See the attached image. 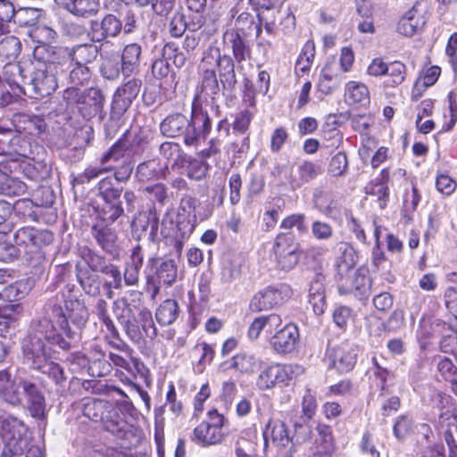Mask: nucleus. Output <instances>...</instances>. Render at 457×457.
Returning a JSON list of instances; mask_svg holds the SVG:
<instances>
[{"instance_id": "obj_1", "label": "nucleus", "mask_w": 457, "mask_h": 457, "mask_svg": "<svg viewBox=\"0 0 457 457\" xmlns=\"http://www.w3.org/2000/svg\"><path fill=\"white\" fill-rule=\"evenodd\" d=\"M45 318L31 320L27 337L23 340L24 362L31 369L48 375L56 384L66 380L63 369L52 361L53 346L62 350L71 348L76 333L69 328L62 310L56 305L47 308Z\"/></svg>"}, {"instance_id": "obj_2", "label": "nucleus", "mask_w": 457, "mask_h": 457, "mask_svg": "<svg viewBox=\"0 0 457 457\" xmlns=\"http://www.w3.org/2000/svg\"><path fill=\"white\" fill-rule=\"evenodd\" d=\"M212 120L208 112L202 108H192L191 118L180 112L168 115L160 123V131L166 137H183L187 146L196 145L200 138L205 137L211 131Z\"/></svg>"}, {"instance_id": "obj_3", "label": "nucleus", "mask_w": 457, "mask_h": 457, "mask_svg": "<svg viewBox=\"0 0 457 457\" xmlns=\"http://www.w3.org/2000/svg\"><path fill=\"white\" fill-rule=\"evenodd\" d=\"M67 62L55 56L38 57L34 64L31 79L27 83V93L33 98L52 95L58 87V79L65 72Z\"/></svg>"}, {"instance_id": "obj_4", "label": "nucleus", "mask_w": 457, "mask_h": 457, "mask_svg": "<svg viewBox=\"0 0 457 457\" xmlns=\"http://www.w3.org/2000/svg\"><path fill=\"white\" fill-rule=\"evenodd\" d=\"M62 99L66 105L74 108L85 120L99 116L104 118L105 96L97 87L81 90L79 87H69L62 92Z\"/></svg>"}, {"instance_id": "obj_5", "label": "nucleus", "mask_w": 457, "mask_h": 457, "mask_svg": "<svg viewBox=\"0 0 457 457\" xmlns=\"http://www.w3.org/2000/svg\"><path fill=\"white\" fill-rule=\"evenodd\" d=\"M83 414L94 422H101L106 431L117 437H122L125 435L127 423L113 404L106 400L84 399Z\"/></svg>"}, {"instance_id": "obj_6", "label": "nucleus", "mask_w": 457, "mask_h": 457, "mask_svg": "<svg viewBox=\"0 0 457 457\" xmlns=\"http://www.w3.org/2000/svg\"><path fill=\"white\" fill-rule=\"evenodd\" d=\"M0 428L6 436L0 457H21L30 441L28 427L16 417L0 415Z\"/></svg>"}, {"instance_id": "obj_7", "label": "nucleus", "mask_w": 457, "mask_h": 457, "mask_svg": "<svg viewBox=\"0 0 457 457\" xmlns=\"http://www.w3.org/2000/svg\"><path fill=\"white\" fill-rule=\"evenodd\" d=\"M13 239L18 247H23L27 261L33 266L40 264L45 260L42 251L44 246L49 245L54 241V235L46 229H36L32 227L19 228L13 235Z\"/></svg>"}, {"instance_id": "obj_8", "label": "nucleus", "mask_w": 457, "mask_h": 457, "mask_svg": "<svg viewBox=\"0 0 457 457\" xmlns=\"http://www.w3.org/2000/svg\"><path fill=\"white\" fill-rule=\"evenodd\" d=\"M129 149L128 142L125 138L119 139L109 150L100 158V166H89L74 179L79 184L89 183L92 179L99 176L112 171L114 169L110 162H118L121 160L126 151Z\"/></svg>"}, {"instance_id": "obj_9", "label": "nucleus", "mask_w": 457, "mask_h": 457, "mask_svg": "<svg viewBox=\"0 0 457 457\" xmlns=\"http://www.w3.org/2000/svg\"><path fill=\"white\" fill-rule=\"evenodd\" d=\"M303 372V367L299 364L271 365L259 374L256 385L260 390L270 389L277 384H287Z\"/></svg>"}, {"instance_id": "obj_10", "label": "nucleus", "mask_w": 457, "mask_h": 457, "mask_svg": "<svg viewBox=\"0 0 457 457\" xmlns=\"http://www.w3.org/2000/svg\"><path fill=\"white\" fill-rule=\"evenodd\" d=\"M35 154L21 162L20 167L28 179L38 183L51 177L52 166L43 145H35Z\"/></svg>"}, {"instance_id": "obj_11", "label": "nucleus", "mask_w": 457, "mask_h": 457, "mask_svg": "<svg viewBox=\"0 0 457 457\" xmlns=\"http://www.w3.org/2000/svg\"><path fill=\"white\" fill-rule=\"evenodd\" d=\"M147 267L151 268L153 275L147 276V284L154 283V295L159 292L161 285L171 286L177 279L178 268L174 260L168 259L160 262L152 257L147 262Z\"/></svg>"}, {"instance_id": "obj_12", "label": "nucleus", "mask_w": 457, "mask_h": 457, "mask_svg": "<svg viewBox=\"0 0 457 457\" xmlns=\"http://www.w3.org/2000/svg\"><path fill=\"white\" fill-rule=\"evenodd\" d=\"M288 292L289 288L285 285L279 287H267L253 296L250 309L255 312L272 309L284 303L285 299L288 297Z\"/></svg>"}, {"instance_id": "obj_13", "label": "nucleus", "mask_w": 457, "mask_h": 457, "mask_svg": "<svg viewBox=\"0 0 457 457\" xmlns=\"http://www.w3.org/2000/svg\"><path fill=\"white\" fill-rule=\"evenodd\" d=\"M122 29V21L108 13L102 20H91L88 35L95 43H101L109 37H117Z\"/></svg>"}, {"instance_id": "obj_14", "label": "nucleus", "mask_w": 457, "mask_h": 457, "mask_svg": "<svg viewBox=\"0 0 457 457\" xmlns=\"http://www.w3.org/2000/svg\"><path fill=\"white\" fill-rule=\"evenodd\" d=\"M21 386L23 387L25 399L24 406L29 415L37 420H46V404L42 391L36 384L29 380H21Z\"/></svg>"}, {"instance_id": "obj_15", "label": "nucleus", "mask_w": 457, "mask_h": 457, "mask_svg": "<svg viewBox=\"0 0 457 457\" xmlns=\"http://www.w3.org/2000/svg\"><path fill=\"white\" fill-rule=\"evenodd\" d=\"M274 253L277 264L283 270H290L298 263L297 247L292 243V237L288 235L279 234L276 237Z\"/></svg>"}, {"instance_id": "obj_16", "label": "nucleus", "mask_w": 457, "mask_h": 457, "mask_svg": "<svg viewBox=\"0 0 457 457\" xmlns=\"http://www.w3.org/2000/svg\"><path fill=\"white\" fill-rule=\"evenodd\" d=\"M264 452H267L270 445L278 451L294 445V438L289 435L287 425L280 421L270 420L263 431Z\"/></svg>"}, {"instance_id": "obj_17", "label": "nucleus", "mask_w": 457, "mask_h": 457, "mask_svg": "<svg viewBox=\"0 0 457 457\" xmlns=\"http://www.w3.org/2000/svg\"><path fill=\"white\" fill-rule=\"evenodd\" d=\"M328 358L339 372L353 370L357 360V349L347 343H342L328 350Z\"/></svg>"}, {"instance_id": "obj_18", "label": "nucleus", "mask_w": 457, "mask_h": 457, "mask_svg": "<svg viewBox=\"0 0 457 457\" xmlns=\"http://www.w3.org/2000/svg\"><path fill=\"white\" fill-rule=\"evenodd\" d=\"M111 224V222L100 219L92 225L90 233L104 252L114 255L117 253L118 236L115 229L110 227Z\"/></svg>"}, {"instance_id": "obj_19", "label": "nucleus", "mask_w": 457, "mask_h": 457, "mask_svg": "<svg viewBox=\"0 0 457 457\" xmlns=\"http://www.w3.org/2000/svg\"><path fill=\"white\" fill-rule=\"evenodd\" d=\"M339 291L341 293H353L359 299H366L370 295L371 279L369 276L353 270L349 277L339 280Z\"/></svg>"}, {"instance_id": "obj_20", "label": "nucleus", "mask_w": 457, "mask_h": 457, "mask_svg": "<svg viewBox=\"0 0 457 457\" xmlns=\"http://www.w3.org/2000/svg\"><path fill=\"white\" fill-rule=\"evenodd\" d=\"M75 271L77 281L82 291L90 297H99L104 288L103 278L87 267L80 268V262L76 263Z\"/></svg>"}, {"instance_id": "obj_21", "label": "nucleus", "mask_w": 457, "mask_h": 457, "mask_svg": "<svg viewBox=\"0 0 457 457\" xmlns=\"http://www.w3.org/2000/svg\"><path fill=\"white\" fill-rule=\"evenodd\" d=\"M51 305L59 306L66 318L68 326L69 319L71 320L72 323L80 326L84 325L87 321V311L85 307L78 301L73 299L64 300V305L62 306L61 302L58 301V298L50 299L44 306L43 309V316L40 318H45L47 314V308ZM71 328V327H69Z\"/></svg>"}, {"instance_id": "obj_22", "label": "nucleus", "mask_w": 457, "mask_h": 457, "mask_svg": "<svg viewBox=\"0 0 457 457\" xmlns=\"http://www.w3.org/2000/svg\"><path fill=\"white\" fill-rule=\"evenodd\" d=\"M356 262L357 253L354 248L348 243H339L338 256L335 264L338 280H344L345 278L349 277V274L354 270Z\"/></svg>"}, {"instance_id": "obj_23", "label": "nucleus", "mask_w": 457, "mask_h": 457, "mask_svg": "<svg viewBox=\"0 0 457 457\" xmlns=\"http://www.w3.org/2000/svg\"><path fill=\"white\" fill-rule=\"evenodd\" d=\"M298 340L297 327L294 324H287L272 337L271 345L277 353H287L295 350Z\"/></svg>"}, {"instance_id": "obj_24", "label": "nucleus", "mask_w": 457, "mask_h": 457, "mask_svg": "<svg viewBox=\"0 0 457 457\" xmlns=\"http://www.w3.org/2000/svg\"><path fill=\"white\" fill-rule=\"evenodd\" d=\"M242 34H238L236 30L227 29L223 33V45L225 48H228L232 52L234 60L238 64L245 61L251 54V49L246 44Z\"/></svg>"}, {"instance_id": "obj_25", "label": "nucleus", "mask_w": 457, "mask_h": 457, "mask_svg": "<svg viewBox=\"0 0 457 457\" xmlns=\"http://www.w3.org/2000/svg\"><path fill=\"white\" fill-rule=\"evenodd\" d=\"M322 172L323 169L320 164L304 160L297 164L295 170L292 173L290 185L293 188H299L314 180Z\"/></svg>"}, {"instance_id": "obj_26", "label": "nucleus", "mask_w": 457, "mask_h": 457, "mask_svg": "<svg viewBox=\"0 0 457 457\" xmlns=\"http://www.w3.org/2000/svg\"><path fill=\"white\" fill-rule=\"evenodd\" d=\"M308 297L313 312L317 315L322 314L326 307L325 276L322 272H314L309 285Z\"/></svg>"}, {"instance_id": "obj_27", "label": "nucleus", "mask_w": 457, "mask_h": 457, "mask_svg": "<svg viewBox=\"0 0 457 457\" xmlns=\"http://www.w3.org/2000/svg\"><path fill=\"white\" fill-rule=\"evenodd\" d=\"M236 61L228 54H223L217 65L218 76L222 88V94H230L235 91L237 79L235 71Z\"/></svg>"}, {"instance_id": "obj_28", "label": "nucleus", "mask_w": 457, "mask_h": 457, "mask_svg": "<svg viewBox=\"0 0 457 457\" xmlns=\"http://www.w3.org/2000/svg\"><path fill=\"white\" fill-rule=\"evenodd\" d=\"M168 164L162 163L159 158H153L140 162L136 169L135 176L138 181L146 182L158 180L166 177Z\"/></svg>"}, {"instance_id": "obj_29", "label": "nucleus", "mask_w": 457, "mask_h": 457, "mask_svg": "<svg viewBox=\"0 0 457 457\" xmlns=\"http://www.w3.org/2000/svg\"><path fill=\"white\" fill-rule=\"evenodd\" d=\"M71 362H78L79 365L88 367V372L93 377H104L111 371V363L104 359V353L99 350L96 351V356L93 361L87 360L85 354L77 352L71 355Z\"/></svg>"}, {"instance_id": "obj_30", "label": "nucleus", "mask_w": 457, "mask_h": 457, "mask_svg": "<svg viewBox=\"0 0 457 457\" xmlns=\"http://www.w3.org/2000/svg\"><path fill=\"white\" fill-rule=\"evenodd\" d=\"M132 102L123 97L120 92H114L111 105L110 120L105 125L106 136L112 137L117 130L118 122L123 114L129 110Z\"/></svg>"}, {"instance_id": "obj_31", "label": "nucleus", "mask_w": 457, "mask_h": 457, "mask_svg": "<svg viewBox=\"0 0 457 457\" xmlns=\"http://www.w3.org/2000/svg\"><path fill=\"white\" fill-rule=\"evenodd\" d=\"M319 434L309 451V457H332L334 452L333 436L328 427H319Z\"/></svg>"}, {"instance_id": "obj_32", "label": "nucleus", "mask_w": 457, "mask_h": 457, "mask_svg": "<svg viewBox=\"0 0 457 457\" xmlns=\"http://www.w3.org/2000/svg\"><path fill=\"white\" fill-rule=\"evenodd\" d=\"M343 76L337 72L334 63H326L321 69L318 90L324 95H330L336 91L343 82Z\"/></svg>"}, {"instance_id": "obj_33", "label": "nucleus", "mask_w": 457, "mask_h": 457, "mask_svg": "<svg viewBox=\"0 0 457 457\" xmlns=\"http://www.w3.org/2000/svg\"><path fill=\"white\" fill-rule=\"evenodd\" d=\"M24 72L25 69L20 62H8L4 66V79L12 90L19 89L21 93L27 94L24 88L27 86V76Z\"/></svg>"}, {"instance_id": "obj_34", "label": "nucleus", "mask_w": 457, "mask_h": 457, "mask_svg": "<svg viewBox=\"0 0 457 457\" xmlns=\"http://www.w3.org/2000/svg\"><path fill=\"white\" fill-rule=\"evenodd\" d=\"M132 228L135 232L137 230L145 232L149 228V239L154 241L157 237L159 228V217L156 211L148 210L139 212L132 222Z\"/></svg>"}, {"instance_id": "obj_35", "label": "nucleus", "mask_w": 457, "mask_h": 457, "mask_svg": "<svg viewBox=\"0 0 457 457\" xmlns=\"http://www.w3.org/2000/svg\"><path fill=\"white\" fill-rule=\"evenodd\" d=\"M78 255L82 259L83 263L80 262V268L87 267L93 272H101L108 264L106 258L96 252L87 245H81L78 248Z\"/></svg>"}, {"instance_id": "obj_36", "label": "nucleus", "mask_w": 457, "mask_h": 457, "mask_svg": "<svg viewBox=\"0 0 457 457\" xmlns=\"http://www.w3.org/2000/svg\"><path fill=\"white\" fill-rule=\"evenodd\" d=\"M231 19L235 21L234 28L228 30H236L238 34L248 36L255 24L254 17L247 11L241 10L238 4L229 11Z\"/></svg>"}, {"instance_id": "obj_37", "label": "nucleus", "mask_w": 457, "mask_h": 457, "mask_svg": "<svg viewBox=\"0 0 457 457\" xmlns=\"http://www.w3.org/2000/svg\"><path fill=\"white\" fill-rule=\"evenodd\" d=\"M8 146L7 155L17 154L18 156L27 160L29 156L35 154V145H39L37 143L30 142L29 138L15 135L10 140L5 141Z\"/></svg>"}, {"instance_id": "obj_38", "label": "nucleus", "mask_w": 457, "mask_h": 457, "mask_svg": "<svg viewBox=\"0 0 457 457\" xmlns=\"http://www.w3.org/2000/svg\"><path fill=\"white\" fill-rule=\"evenodd\" d=\"M436 371L440 378L448 383L451 391L457 396V366L446 356L439 357Z\"/></svg>"}, {"instance_id": "obj_39", "label": "nucleus", "mask_w": 457, "mask_h": 457, "mask_svg": "<svg viewBox=\"0 0 457 457\" xmlns=\"http://www.w3.org/2000/svg\"><path fill=\"white\" fill-rule=\"evenodd\" d=\"M194 436L198 443L211 445L220 444L224 435L220 428H213L209 422H202L195 428Z\"/></svg>"}, {"instance_id": "obj_40", "label": "nucleus", "mask_w": 457, "mask_h": 457, "mask_svg": "<svg viewBox=\"0 0 457 457\" xmlns=\"http://www.w3.org/2000/svg\"><path fill=\"white\" fill-rule=\"evenodd\" d=\"M141 46L133 43L127 45L121 54V71L124 75L129 76L137 69L140 62Z\"/></svg>"}, {"instance_id": "obj_41", "label": "nucleus", "mask_w": 457, "mask_h": 457, "mask_svg": "<svg viewBox=\"0 0 457 457\" xmlns=\"http://www.w3.org/2000/svg\"><path fill=\"white\" fill-rule=\"evenodd\" d=\"M200 79L201 92L204 96L215 99V97L222 92L220 79L214 69L200 71Z\"/></svg>"}, {"instance_id": "obj_42", "label": "nucleus", "mask_w": 457, "mask_h": 457, "mask_svg": "<svg viewBox=\"0 0 457 457\" xmlns=\"http://www.w3.org/2000/svg\"><path fill=\"white\" fill-rule=\"evenodd\" d=\"M175 237L188 238L196 226L195 212H178L175 220Z\"/></svg>"}, {"instance_id": "obj_43", "label": "nucleus", "mask_w": 457, "mask_h": 457, "mask_svg": "<svg viewBox=\"0 0 457 457\" xmlns=\"http://www.w3.org/2000/svg\"><path fill=\"white\" fill-rule=\"evenodd\" d=\"M345 99L349 104L370 103V91L367 86L361 82L350 81L345 85Z\"/></svg>"}, {"instance_id": "obj_44", "label": "nucleus", "mask_w": 457, "mask_h": 457, "mask_svg": "<svg viewBox=\"0 0 457 457\" xmlns=\"http://www.w3.org/2000/svg\"><path fill=\"white\" fill-rule=\"evenodd\" d=\"M100 7L99 0H73L66 11L78 18L88 19L96 15Z\"/></svg>"}, {"instance_id": "obj_45", "label": "nucleus", "mask_w": 457, "mask_h": 457, "mask_svg": "<svg viewBox=\"0 0 457 457\" xmlns=\"http://www.w3.org/2000/svg\"><path fill=\"white\" fill-rule=\"evenodd\" d=\"M131 296L134 297L132 303H129L126 297L118 298L112 303V312L119 322L133 316L132 307L137 308L136 303H140L143 295L139 291H133Z\"/></svg>"}, {"instance_id": "obj_46", "label": "nucleus", "mask_w": 457, "mask_h": 457, "mask_svg": "<svg viewBox=\"0 0 457 457\" xmlns=\"http://www.w3.org/2000/svg\"><path fill=\"white\" fill-rule=\"evenodd\" d=\"M98 54V48L94 44H82L74 46L69 53L71 62L87 65L95 61Z\"/></svg>"}, {"instance_id": "obj_47", "label": "nucleus", "mask_w": 457, "mask_h": 457, "mask_svg": "<svg viewBox=\"0 0 457 457\" xmlns=\"http://www.w3.org/2000/svg\"><path fill=\"white\" fill-rule=\"evenodd\" d=\"M179 314V303L173 299H167L157 308L155 318L161 326H168L177 320Z\"/></svg>"}, {"instance_id": "obj_48", "label": "nucleus", "mask_w": 457, "mask_h": 457, "mask_svg": "<svg viewBox=\"0 0 457 457\" xmlns=\"http://www.w3.org/2000/svg\"><path fill=\"white\" fill-rule=\"evenodd\" d=\"M424 24L422 18L417 15V11L412 8L401 18L397 25L399 33L411 37Z\"/></svg>"}, {"instance_id": "obj_49", "label": "nucleus", "mask_w": 457, "mask_h": 457, "mask_svg": "<svg viewBox=\"0 0 457 457\" xmlns=\"http://www.w3.org/2000/svg\"><path fill=\"white\" fill-rule=\"evenodd\" d=\"M97 190L103 200H116L121 197L123 188L113 178L106 177L98 182Z\"/></svg>"}, {"instance_id": "obj_50", "label": "nucleus", "mask_w": 457, "mask_h": 457, "mask_svg": "<svg viewBox=\"0 0 457 457\" xmlns=\"http://www.w3.org/2000/svg\"><path fill=\"white\" fill-rule=\"evenodd\" d=\"M312 202L314 207L327 217L332 216L336 210L335 201L321 188L314 189Z\"/></svg>"}, {"instance_id": "obj_51", "label": "nucleus", "mask_w": 457, "mask_h": 457, "mask_svg": "<svg viewBox=\"0 0 457 457\" xmlns=\"http://www.w3.org/2000/svg\"><path fill=\"white\" fill-rule=\"evenodd\" d=\"M99 215L100 219L114 223L120 217L123 216L124 209L120 198L116 200H103Z\"/></svg>"}, {"instance_id": "obj_52", "label": "nucleus", "mask_w": 457, "mask_h": 457, "mask_svg": "<svg viewBox=\"0 0 457 457\" xmlns=\"http://www.w3.org/2000/svg\"><path fill=\"white\" fill-rule=\"evenodd\" d=\"M103 274L110 276L112 280L104 283V289L106 290V297L112 299L113 297L112 288L120 289L122 287V275L119 267L115 264L108 262L102 271Z\"/></svg>"}, {"instance_id": "obj_53", "label": "nucleus", "mask_w": 457, "mask_h": 457, "mask_svg": "<svg viewBox=\"0 0 457 457\" xmlns=\"http://www.w3.org/2000/svg\"><path fill=\"white\" fill-rule=\"evenodd\" d=\"M92 77V71L87 65H81L71 62L69 82L71 87H82L87 84Z\"/></svg>"}, {"instance_id": "obj_54", "label": "nucleus", "mask_w": 457, "mask_h": 457, "mask_svg": "<svg viewBox=\"0 0 457 457\" xmlns=\"http://www.w3.org/2000/svg\"><path fill=\"white\" fill-rule=\"evenodd\" d=\"M159 153L167 160L174 159L176 165L187 160V154L182 151L180 145L175 142H163L159 146Z\"/></svg>"}, {"instance_id": "obj_55", "label": "nucleus", "mask_w": 457, "mask_h": 457, "mask_svg": "<svg viewBox=\"0 0 457 457\" xmlns=\"http://www.w3.org/2000/svg\"><path fill=\"white\" fill-rule=\"evenodd\" d=\"M231 367L242 373H253L258 369V361L252 354L240 353L232 358Z\"/></svg>"}, {"instance_id": "obj_56", "label": "nucleus", "mask_w": 457, "mask_h": 457, "mask_svg": "<svg viewBox=\"0 0 457 457\" xmlns=\"http://www.w3.org/2000/svg\"><path fill=\"white\" fill-rule=\"evenodd\" d=\"M21 51V43L14 36H8L0 41V57L14 60Z\"/></svg>"}, {"instance_id": "obj_57", "label": "nucleus", "mask_w": 457, "mask_h": 457, "mask_svg": "<svg viewBox=\"0 0 457 457\" xmlns=\"http://www.w3.org/2000/svg\"><path fill=\"white\" fill-rule=\"evenodd\" d=\"M19 255L17 245L12 242V237L5 233L0 232V261L9 262L15 260Z\"/></svg>"}, {"instance_id": "obj_58", "label": "nucleus", "mask_w": 457, "mask_h": 457, "mask_svg": "<svg viewBox=\"0 0 457 457\" xmlns=\"http://www.w3.org/2000/svg\"><path fill=\"white\" fill-rule=\"evenodd\" d=\"M162 56L172 60L173 64L181 68L185 66L187 61L191 57V54H187L185 51L179 50L175 43H166L162 47Z\"/></svg>"}, {"instance_id": "obj_59", "label": "nucleus", "mask_w": 457, "mask_h": 457, "mask_svg": "<svg viewBox=\"0 0 457 457\" xmlns=\"http://www.w3.org/2000/svg\"><path fill=\"white\" fill-rule=\"evenodd\" d=\"M120 71L119 55H109L103 58L100 72L104 79H116L120 76Z\"/></svg>"}, {"instance_id": "obj_60", "label": "nucleus", "mask_w": 457, "mask_h": 457, "mask_svg": "<svg viewBox=\"0 0 457 457\" xmlns=\"http://www.w3.org/2000/svg\"><path fill=\"white\" fill-rule=\"evenodd\" d=\"M96 313L98 319L104 323L107 331L112 337L119 339L120 334L112 320L108 314V304L104 299H99L96 304Z\"/></svg>"}, {"instance_id": "obj_61", "label": "nucleus", "mask_w": 457, "mask_h": 457, "mask_svg": "<svg viewBox=\"0 0 457 457\" xmlns=\"http://www.w3.org/2000/svg\"><path fill=\"white\" fill-rule=\"evenodd\" d=\"M0 190L5 195H21L26 192L27 185L17 178L4 176L1 181Z\"/></svg>"}, {"instance_id": "obj_62", "label": "nucleus", "mask_w": 457, "mask_h": 457, "mask_svg": "<svg viewBox=\"0 0 457 457\" xmlns=\"http://www.w3.org/2000/svg\"><path fill=\"white\" fill-rule=\"evenodd\" d=\"M348 171V159L344 152H338L329 161L328 172L333 177H344Z\"/></svg>"}, {"instance_id": "obj_63", "label": "nucleus", "mask_w": 457, "mask_h": 457, "mask_svg": "<svg viewBox=\"0 0 457 457\" xmlns=\"http://www.w3.org/2000/svg\"><path fill=\"white\" fill-rule=\"evenodd\" d=\"M194 349L200 353V358L195 365V370L197 373H203L206 366L212 361L215 352L212 347L205 342L197 344Z\"/></svg>"}, {"instance_id": "obj_64", "label": "nucleus", "mask_w": 457, "mask_h": 457, "mask_svg": "<svg viewBox=\"0 0 457 457\" xmlns=\"http://www.w3.org/2000/svg\"><path fill=\"white\" fill-rule=\"evenodd\" d=\"M3 399L12 405L22 403L24 398L23 387L21 386V380L18 383L9 384L1 390Z\"/></svg>"}]
</instances>
